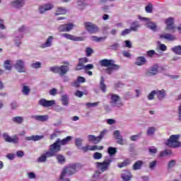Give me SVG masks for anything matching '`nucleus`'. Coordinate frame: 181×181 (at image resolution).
Masks as SVG:
<instances>
[{"mask_svg": "<svg viewBox=\"0 0 181 181\" xmlns=\"http://www.w3.org/2000/svg\"><path fill=\"white\" fill-rule=\"evenodd\" d=\"M22 93L24 95H29L30 93V88H29V86H24L22 89Z\"/></svg>", "mask_w": 181, "mask_h": 181, "instance_id": "nucleus-41", "label": "nucleus"}, {"mask_svg": "<svg viewBox=\"0 0 181 181\" xmlns=\"http://www.w3.org/2000/svg\"><path fill=\"white\" fill-rule=\"evenodd\" d=\"M173 18H169L165 21V23L167 25L166 29L168 30H173V29H175V27L173 26Z\"/></svg>", "mask_w": 181, "mask_h": 181, "instance_id": "nucleus-25", "label": "nucleus"}, {"mask_svg": "<svg viewBox=\"0 0 181 181\" xmlns=\"http://www.w3.org/2000/svg\"><path fill=\"white\" fill-rule=\"evenodd\" d=\"M86 0H78L77 1V4L79 6V9L81 11H83L86 8Z\"/></svg>", "mask_w": 181, "mask_h": 181, "instance_id": "nucleus-37", "label": "nucleus"}, {"mask_svg": "<svg viewBox=\"0 0 181 181\" xmlns=\"http://www.w3.org/2000/svg\"><path fill=\"white\" fill-rule=\"evenodd\" d=\"M65 13H67V10L65 8L59 7L55 13V15H65Z\"/></svg>", "mask_w": 181, "mask_h": 181, "instance_id": "nucleus-34", "label": "nucleus"}, {"mask_svg": "<svg viewBox=\"0 0 181 181\" xmlns=\"http://www.w3.org/2000/svg\"><path fill=\"white\" fill-rule=\"evenodd\" d=\"M14 67L18 71V73H25L26 71V68H25V62L23 60H17Z\"/></svg>", "mask_w": 181, "mask_h": 181, "instance_id": "nucleus-13", "label": "nucleus"}, {"mask_svg": "<svg viewBox=\"0 0 181 181\" xmlns=\"http://www.w3.org/2000/svg\"><path fill=\"white\" fill-rule=\"evenodd\" d=\"M100 89L103 93H105V90L107 89V86L104 84V77L102 76L100 78Z\"/></svg>", "mask_w": 181, "mask_h": 181, "instance_id": "nucleus-44", "label": "nucleus"}, {"mask_svg": "<svg viewBox=\"0 0 181 181\" xmlns=\"http://www.w3.org/2000/svg\"><path fill=\"white\" fill-rule=\"evenodd\" d=\"M121 176L123 181H129L132 179V174L128 170H124Z\"/></svg>", "mask_w": 181, "mask_h": 181, "instance_id": "nucleus-20", "label": "nucleus"}, {"mask_svg": "<svg viewBox=\"0 0 181 181\" xmlns=\"http://www.w3.org/2000/svg\"><path fill=\"white\" fill-rule=\"evenodd\" d=\"M52 42H53V36H49V37L47 39L45 43H44V44H42V45H41V47H42V49H45V48H46V47H50V46H52Z\"/></svg>", "mask_w": 181, "mask_h": 181, "instance_id": "nucleus-27", "label": "nucleus"}, {"mask_svg": "<svg viewBox=\"0 0 181 181\" xmlns=\"http://www.w3.org/2000/svg\"><path fill=\"white\" fill-rule=\"evenodd\" d=\"M31 67L33 69H40V67H42V63H40V62H37L35 63L32 64Z\"/></svg>", "mask_w": 181, "mask_h": 181, "instance_id": "nucleus-50", "label": "nucleus"}, {"mask_svg": "<svg viewBox=\"0 0 181 181\" xmlns=\"http://www.w3.org/2000/svg\"><path fill=\"white\" fill-rule=\"evenodd\" d=\"M141 135H142V132H140V133H139L138 134H136V135L131 136L130 139L133 142H135V141H138L139 139V138H141Z\"/></svg>", "mask_w": 181, "mask_h": 181, "instance_id": "nucleus-42", "label": "nucleus"}, {"mask_svg": "<svg viewBox=\"0 0 181 181\" xmlns=\"http://www.w3.org/2000/svg\"><path fill=\"white\" fill-rule=\"evenodd\" d=\"M77 172V164H69L67 167H65L61 173L60 180L62 181H70L67 176H71Z\"/></svg>", "mask_w": 181, "mask_h": 181, "instance_id": "nucleus-3", "label": "nucleus"}, {"mask_svg": "<svg viewBox=\"0 0 181 181\" xmlns=\"http://www.w3.org/2000/svg\"><path fill=\"white\" fill-rule=\"evenodd\" d=\"M84 26L86 30L89 33H97V32H98V27L91 22L84 23Z\"/></svg>", "mask_w": 181, "mask_h": 181, "instance_id": "nucleus-9", "label": "nucleus"}, {"mask_svg": "<svg viewBox=\"0 0 181 181\" xmlns=\"http://www.w3.org/2000/svg\"><path fill=\"white\" fill-rule=\"evenodd\" d=\"M61 36L68 40H74V42H81V40H84V37H77L69 33H63Z\"/></svg>", "mask_w": 181, "mask_h": 181, "instance_id": "nucleus-14", "label": "nucleus"}, {"mask_svg": "<svg viewBox=\"0 0 181 181\" xmlns=\"http://www.w3.org/2000/svg\"><path fill=\"white\" fill-rule=\"evenodd\" d=\"M107 153L109 156L105 157V160L102 163H96L98 169L100 170L101 172H106L110 169L111 163L114 162L115 158L112 156L117 154V148L109 147L107 148Z\"/></svg>", "mask_w": 181, "mask_h": 181, "instance_id": "nucleus-1", "label": "nucleus"}, {"mask_svg": "<svg viewBox=\"0 0 181 181\" xmlns=\"http://www.w3.org/2000/svg\"><path fill=\"white\" fill-rule=\"evenodd\" d=\"M45 138V136L41 135H35V136H27L25 138V141H34V142H36V141H40V139H43Z\"/></svg>", "mask_w": 181, "mask_h": 181, "instance_id": "nucleus-22", "label": "nucleus"}, {"mask_svg": "<svg viewBox=\"0 0 181 181\" xmlns=\"http://www.w3.org/2000/svg\"><path fill=\"white\" fill-rule=\"evenodd\" d=\"M81 151H83V152H88V151H97V146L87 145L86 146L81 147Z\"/></svg>", "mask_w": 181, "mask_h": 181, "instance_id": "nucleus-30", "label": "nucleus"}, {"mask_svg": "<svg viewBox=\"0 0 181 181\" xmlns=\"http://www.w3.org/2000/svg\"><path fill=\"white\" fill-rule=\"evenodd\" d=\"M110 105L112 107L121 108L124 105V103L121 102V98L118 95L112 94L110 97Z\"/></svg>", "mask_w": 181, "mask_h": 181, "instance_id": "nucleus-6", "label": "nucleus"}, {"mask_svg": "<svg viewBox=\"0 0 181 181\" xmlns=\"http://www.w3.org/2000/svg\"><path fill=\"white\" fill-rule=\"evenodd\" d=\"M53 9V4H42L39 6L38 11L40 13H45L47 11H50Z\"/></svg>", "mask_w": 181, "mask_h": 181, "instance_id": "nucleus-17", "label": "nucleus"}, {"mask_svg": "<svg viewBox=\"0 0 181 181\" xmlns=\"http://www.w3.org/2000/svg\"><path fill=\"white\" fill-rule=\"evenodd\" d=\"M156 132V128L151 127H148V129H147L146 134L148 136H151L153 135V134H155Z\"/></svg>", "mask_w": 181, "mask_h": 181, "instance_id": "nucleus-39", "label": "nucleus"}, {"mask_svg": "<svg viewBox=\"0 0 181 181\" xmlns=\"http://www.w3.org/2000/svg\"><path fill=\"white\" fill-rule=\"evenodd\" d=\"M3 138L6 141V142H9L11 144H18L19 143V137H18L17 135L11 136H9V134H8V133H4Z\"/></svg>", "mask_w": 181, "mask_h": 181, "instance_id": "nucleus-10", "label": "nucleus"}, {"mask_svg": "<svg viewBox=\"0 0 181 181\" xmlns=\"http://www.w3.org/2000/svg\"><path fill=\"white\" fill-rule=\"evenodd\" d=\"M130 32H132L131 28L125 29L121 33V36H127V35H129Z\"/></svg>", "mask_w": 181, "mask_h": 181, "instance_id": "nucleus-55", "label": "nucleus"}, {"mask_svg": "<svg viewBox=\"0 0 181 181\" xmlns=\"http://www.w3.org/2000/svg\"><path fill=\"white\" fill-rule=\"evenodd\" d=\"M110 49L112 50H118V49H119V44H118V42H115L110 45Z\"/></svg>", "mask_w": 181, "mask_h": 181, "instance_id": "nucleus-48", "label": "nucleus"}, {"mask_svg": "<svg viewBox=\"0 0 181 181\" xmlns=\"http://www.w3.org/2000/svg\"><path fill=\"white\" fill-rule=\"evenodd\" d=\"M26 28H25V25L21 26L18 30L16 33V39H15V43L17 46H21V39L23 37V32H25V30Z\"/></svg>", "mask_w": 181, "mask_h": 181, "instance_id": "nucleus-7", "label": "nucleus"}, {"mask_svg": "<svg viewBox=\"0 0 181 181\" xmlns=\"http://www.w3.org/2000/svg\"><path fill=\"white\" fill-rule=\"evenodd\" d=\"M145 11L147 13H152V12H153V5L149 3L147 6H146Z\"/></svg>", "mask_w": 181, "mask_h": 181, "instance_id": "nucleus-38", "label": "nucleus"}, {"mask_svg": "<svg viewBox=\"0 0 181 181\" xmlns=\"http://www.w3.org/2000/svg\"><path fill=\"white\" fill-rule=\"evenodd\" d=\"M141 25H139V23L138 21H134L132 23L130 29L133 32H138V29H139Z\"/></svg>", "mask_w": 181, "mask_h": 181, "instance_id": "nucleus-31", "label": "nucleus"}, {"mask_svg": "<svg viewBox=\"0 0 181 181\" xmlns=\"http://www.w3.org/2000/svg\"><path fill=\"white\" fill-rule=\"evenodd\" d=\"M136 66H144L146 64V59L144 57H139L136 61Z\"/></svg>", "mask_w": 181, "mask_h": 181, "instance_id": "nucleus-28", "label": "nucleus"}, {"mask_svg": "<svg viewBox=\"0 0 181 181\" xmlns=\"http://www.w3.org/2000/svg\"><path fill=\"white\" fill-rule=\"evenodd\" d=\"M127 165H129V161H123L122 163H119L118 164L119 168H124L125 166H127Z\"/></svg>", "mask_w": 181, "mask_h": 181, "instance_id": "nucleus-61", "label": "nucleus"}, {"mask_svg": "<svg viewBox=\"0 0 181 181\" xmlns=\"http://www.w3.org/2000/svg\"><path fill=\"white\" fill-rule=\"evenodd\" d=\"M74 28L73 23L62 24L60 25L58 28L59 32H70Z\"/></svg>", "mask_w": 181, "mask_h": 181, "instance_id": "nucleus-15", "label": "nucleus"}, {"mask_svg": "<svg viewBox=\"0 0 181 181\" xmlns=\"http://www.w3.org/2000/svg\"><path fill=\"white\" fill-rule=\"evenodd\" d=\"M144 165V161L138 160L133 165V170H140L142 168V165Z\"/></svg>", "mask_w": 181, "mask_h": 181, "instance_id": "nucleus-29", "label": "nucleus"}, {"mask_svg": "<svg viewBox=\"0 0 181 181\" xmlns=\"http://www.w3.org/2000/svg\"><path fill=\"white\" fill-rule=\"evenodd\" d=\"M160 39H165V40H168V42H173V40H176V37L172 34L166 33L160 35Z\"/></svg>", "mask_w": 181, "mask_h": 181, "instance_id": "nucleus-19", "label": "nucleus"}, {"mask_svg": "<svg viewBox=\"0 0 181 181\" xmlns=\"http://www.w3.org/2000/svg\"><path fill=\"white\" fill-rule=\"evenodd\" d=\"M84 69L85 70V66L84 64L78 62V64H77L76 66V68L75 69V70H76V71H79V70H83Z\"/></svg>", "mask_w": 181, "mask_h": 181, "instance_id": "nucleus-56", "label": "nucleus"}, {"mask_svg": "<svg viewBox=\"0 0 181 181\" xmlns=\"http://www.w3.org/2000/svg\"><path fill=\"white\" fill-rule=\"evenodd\" d=\"M23 117L21 116L14 117L12 118L13 122H15L16 124H22L23 122Z\"/></svg>", "mask_w": 181, "mask_h": 181, "instance_id": "nucleus-36", "label": "nucleus"}, {"mask_svg": "<svg viewBox=\"0 0 181 181\" xmlns=\"http://www.w3.org/2000/svg\"><path fill=\"white\" fill-rule=\"evenodd\" d=\"M39 105L41 107H44V108H47L49 107H53L54 104H56V101L54 100H47L45 98H42L38 102Z\"/></svg>", "mask_w": 181, "mask_h": 181, "instance_id": "nucleus-12", "label": "nucleus"}, {"mask_svg": "<svg viewBox=\"0 0 181 181\" xmlns=\"http://www.w3.org/2000/svg\"><path fill=\"white\" fill-rule=\"evenodd\" d=\"M69 70L70 69L67 66H64V65L60 66L59 71L58 74H59V76L62 77V76H64V74L68 73Z\"/></svg>", "mask_w": 181, "mask_h": 181, "instance_id": "nucleus-24", "label": "nucleus"}, {"mask_svg": "<svg viewBox=\"0 0 181 181\" xmlns=\"http://www.w3.org/2000/svg\"><path fill=\"white\" fill-rule=\"evenodd\" d=\"M159 73V66L158 64H154L148 69L146 71V76L147 77H152L153 76H156Z\"/></svg>", "mask_w": 181, "mask_h": 181, "instance_id": "nucleus-8", "label": "nucleus"}, {"mask_svg": "<svg viewBox=\"0 0 181 181\" xmlns=\"http://www.w3.org/2000/svg\"><path fill=\"white\" fill-rule=\"evenodd\" d=\"M71 87H75L76 88H78V87H80V83L78 82V81H75L71 83Z\"/></svg>", "mask_w": 181, "mask_h": 181, "instance_id": "nucleus-62", "label": "nucleus"}, {"mask_svg": "<svg viewBox=\"0 0 181 181\" xmlns=\"http://www.w3.org/2000/svg\"><path fill=\"white\" fill-rule=\"evenodd\" d=\"M100 173H100L99 171H95V173L93 175V181L98 180V179H100Z\"/></svg>", "mask_w": 181, "mask_h": 181, "instance_id": "nucleus-53", "label": "nucleus"}, {"mask_svg": "<svg viewBox=\"0 0 181 181\" xmlns=\"http://www.w3.org/2000/svg\"><path fill=\"white\" fill-rule=\"evenodd\" d=\"M47 158H52L50 156L47 155V151L42 154L37 159L39 163H43L47 160Z\"/></svg>", "mask_w": 181, "mask_h": 181, "instance_id": "nucleus-26", "label": "nucleus"}, {"mask_svg": "<svg viewBox=\"0 0 181 181\" xmlns=\"http://www.w3.org/2000/svg\"><path fill=\"white\" fill-rule=\"evenodd\" d=\"M102 158H103V154L101 153L95 152L93 154V159L98 160V159H101Z\"/></svg>", "mask_w": 181, "mask_h": 181, "instance_id": "nucleus-54", "label": "nucleus"}, {"mask_svg": "<svg viewBox=\"0 0 181 181\" xmlns=\"http://www.w3.org/2000/svg\"><path fill=\"white\" fill-rule=\"evenodd\" d=\"M99 104H100V102H96V103H86V106L88 108H91V107H98Z\"/></svg>", "mask_w": 181, "mask_h": 181, "instance_id": "nucleus-46", "label": "nucleus"}, {"mask_svg": "<svg viewBox=\"0 0 181 181\" xmlns=\"http://www.w3.org/2000/svg\"><path fill=\"white\" fill-rule=\"evenodd\" d=\"M60 151H62V146L59 144V141H56L54 144L49 146V151H47V153L52 158L56 156Z\"/></svg>", "mask_w": 181, "mask_h": 181, "instance_id": "nucleus-4", "label": "nucleus"}, {"mask_svg": "<svg viewBox=\"0 0 181 181\" xmlns=\"http://www.w3.org/2000/svg\"><path fill=\"white\" fill-rule=\"evenodd\" d=\"M171 50L173 52V53H175V54L181 56V45L175 46L171 48Z\"/></svg>", "mask_w": 181, "mask_h": 181, "instance_id": "nucleus-33", "label": "nucleus"}, {"mask_svg": "<svg viewBox=\"0 0 181 181\" xmlns=\"http://www.w3.org/2000/svg\"><path fill=\"white\" fill-rule=\"evenodd\" d=\"M49 71L59 74V66H52L49 68Z\"/></svg>", "mask_w": 181, "mask_h": 181, "instance_id": "nucleus-51", "label": "nucleus"}, {"mask_svg": "<svg viewBox=\"0 0 181 181\" xmlns=\"http://www.w3.org/2000/svg\"><path fill=\"white\" fill-rule=\"evenodd\" d=\"M102 67H107L105 71L107 74H112V71L119 69V65L115 64V62L112 59H104L100 61Z\"/></svg>", "mask_w": 181, "mask_h": 181, "instance_id": "nucleus-2", "label": "nucleus"}, {"mask_svg": "<svg viewBox=\"0 0 181 181\" xmlns=\"http://www.w3.org/2000/svg\"><path fill=\"white\" fill-rule=\"evenodd\" d=\"M62 105H69V96L67 95H62L61 98Z\"/></svg>", "mask_w": 181, "mask_h": 181, "instance_id": "nucleus-35", "label": "nucleus"}, {"mask_svg": "<svg viewBox=\"0 0 181 181\" xmlns=\"http://www.w3.org/2000/svg\"><path fill=\"white\" fill-rule=\"evenodd\" d=\"M11 110H16L18 107H19V105H18V103L16 102H12L11 103Z\"/></svg>", "mask_w": 181, "mask_h": 181, "instance_id": "nucleus-64", "label": "nucleus"}, {"mask_svg": "<svg viewBox=\"0 0 181 181\" xmlns=\"http://www.w3.org/2000/svg\"><path fill=\"white\" fill-rule=\"evenodd\" d=\"M156 95H157L158 100H163V98H165V95H166V94L165 93L164 90H156Z\"/></svg>", "mask_w": 181, "mask_h": 181, "instance_id": "nucleus-32", "label": "nucleus"}, {"mask_svg": "<svg viewBox=\"0 0 181 181\" xmlns=\"http://www.w3.org/2000/svg\"><path fill=\"white\" fill-rule=\"evenodd\" d=\"M113 136L117 139V144L119 145H125V143L124 142V139L122 138V136L121 135V133L119 130H115L113 133Z\"/></svg>", "mask_w": 181, "mask_h": 181, "instance_id": "nucleus-16", "label": "nucleus"}, {"mask_svg": "<svg viewBox=\"0 0 181 181\" xmlns=\"http://www.w3.org/2000/svg\"><path fill=\"white\" fill-rule=\"evenodd\" d=\"M73 137L69 136L62 140L60 139H57V142H59V145L62 146V145H67V144H69V142H70V141H71Z\"/></svg>", "mask_w": 181, "mask_h": 181, "instance_id": "nucleus-23", "label": "nucleus"}, {"mask_svg": "<svg viewBox=\"0 0 181 181\" xmlns=\"http://www.w3.org/2000/svg\"><path fill=\"white\" fill-rule=\"evenodd\" d=\"M78 62L82 64H84V63H88V58L87 57L80 58Z\"/></svg>", "mask_w": 181, "mask_h": 181, "instance_id": "nucleus-63", "label": "nucleus"}, {"mask_svg": "<svg viewBox=\"0 0 181 181\" xmlns=\"http://www.w3.org/2000/svg\"><path fill=\"white\" fill-rule=\"evenodd\" d=\"M82 142H83V139H81L78 138L75 139V144L79 149L81 148Z\"/></svg>", "mask_w": 181, "mask_h": 181, "instance_id": "nucleus-49", "label": "nucleus"}, {"mask_svg": "<svg viewBox=\"0 0 181 181\" xmlns=\"http://www.w3.org/2000/svg\"><path fill=\"white\" fill-rule=\"evenodd\" d=\"M56 156L59 163L63 164V163H64V162H66V159L64 158V157L62 155L57 154V156Z\"/></svg>", "mask_w": 181, "mask_h": 181, "instance_id": "nucleus-43", "label": "nucleus"}, {"mask_svg": "<svg viewBox=\"0 0 181 181\" xmlns=\"http://www.w3.org/2000/svg\"><path fill=\"white\" fill-rule=\"evenodd\" d=\"M12 6L13 8H16L17 9H19L25 5V0H15L11 2Z\"/></svg>", "mask_w": 181, "mask_h": 181, "instance_id": "nucleus-21", "label": "nucleus"}, {"mask_svg": "<svg viewBox=\"0 0 181 181\" xmlns=\"http://www.w3.org/2000/svg\"><path fill=\"white\" fill-rule=\"evenodd\" d=\"M176 165V160H171L168 165V169H172V168L175 167V165Z\"/></svg>", "mask_w": 181, "mask_h": 181, "instance_id": "nucleus-57", "label": "nucleus"}, {"mask_svg": "<svg viewBox=\"0 0 181 181\" xmlns=\"http://www.w3.org/2000/svg\"><path fill=\"white\" fill-rule=\"evenodd\" d=\"M33 119H35V121H39L40 122H46L47 119H49V116L47 115H33L31 116Z\"/></svg>", "mask_w": 181, "mask_h": 181, "instance_id": "nucleus-18", "label": "nucleus"}, {"mask_svg": "<svg viewBox=\"0 0 181 181\" xmlns=\"http://www.w3.org/2000/svg\"><path fill=\"white\" fill-rule=\"evenodd\" d=\"M141 21H144L146 22V25L148 29L153 30V32H156L157 25L156 23L151 22V18L140 17Z\"/></svg>", "mask_w": 181, "mask_h": 181, "instance_id": "nucleus-11", "label": "nucleus"}, {"mask_svg": "<svg viewBox=\"0 0 181 181\" xmlns=\"http://www.w3.org/2000/svg\"><path fill=\"white\" fill-rule=\"evenodd\" d=\"M149 153H156L158 152V149L155 148V146L148 147Z\"/></svg>", "mask_w": 181, "mask_h": 181, "instance_id": "nucleus-60", "label": "nucleus"}, {"mask_svg": "<svg viewBox=\"0 0 181 181\" xmlns=\"http://www.w3.org/2000/svg\"><path fill=\"white\" fill-rule=\"evenodd\" d=\"M168 155H172V151L170 150H165L161 151L160 153V156H161V158H163V156H168Z\"/></svg>", "mask_w": 181, "mask_h": 181, "instance_id": "nucleus-47", "label": "nucleus"}, {"mask_svg": "<svg viewBox=\"0 0 181 181\" xmlns=\"http://www.w3.org/2000/svg\"><path fill=\"white\" fill-rule=\"evenodd\" d=\"M179 138H180L179 134L170 136L166 142L167 146H170V148H179L180 146V142L178 141Z\"/></svg>", "mask_w": 181, "mask_h": 181, "instance_id": "nucleus-5", "label": "nucleus"}, {"mask_svg": "<svg viewBox=\"0 0 181 181\" xmlns=\"http://www.w3.org/2000/svg\"><path fill=\"white\" fill-rule=\"evenodd\" d=\"M4 66L6 70H12V64H11V60L5 61Z\"/></svg>", "mask_w": 181, "mask_h": 181, "instance_id": "nucleus-40", "label": "nucleus"}, {"mask_svg": "<svg viewBox=\"0 0 181 181\" xmlns=\"http://www.w3.org/2000/svg\"><path fill=\"white\" fill-rule=\"evenodd\" d=\"M93 52H94V51L93 50V49H91L90 47H87L86 49V53L87 57H90V56H91V54H93Z\"/></svg>", "mask_w": 181, "mask_h": 181, "instance_id": "nucleus-52", "label": "nucleus"}, {"mask_svg": "<svg viewBox=\"0 0 181 181\" xmlns=\"http://www.w3.org/2000/svg\"><path fill=\"white\" fill-rule=\"evenodd\" d=\"M108 133V130L105 129L103 131H102L99 135V138L101 139H103V138H104V136H105V135H107V134Z\"/></svg>", "mask_w": 181, "mask_h": 181, "instance_id": "nucleus-59", "label": "nucleus"}, {"mask_svg": "<svg viewBox=\"0 0 181 181\" xmlns=\"http://www.w3.org/2000/svg\"><path fill=\"white\" fill-rule=\"evenodd\" d=\"M105 39V37H98L97 36H91L90 37V40H93L94 42H101L103 40H104Z\"/></svg>", "mask_w": 181, "mask_h": 181, "instance_id": "nucleus-45", "label": "nucleus"}, {"mask_svg": "<svg viewBox=\"0 0 181 181\" xmlns=\"http://www.w3.org/2000/svg\"><path fill=\"white\" fill-rule=\"evenodd\" d=\"M155 95H156V90L151 91L148 95V100H153Z\"/></svg>", "mask_w": 181, "mask_h": 181, "instance_id": "nucleus-58", "label": "nucleus"}]
</instances>
